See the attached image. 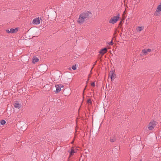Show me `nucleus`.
I'll list each match as a JSON object with an SVG mask.
<instances>
[{
  "instance_id": "f257e3e1",
  "label": "nucleus",
  "mask_w": 161,
  "mask_h": 161,
  "mask_svg": "<svg viewBox=\"0 0 161 161\" xmlns=\"http://www.w3.org/2000/svg\"><path fill=\"white\" fill-rule=\"evenodd\" d=\"M92 14L89 11H85L81 13L79 15L77 20L80 24H83L85 21L88 20L91 17Z\"/></svg>"
},
{
  "instance_id": "f03ea898",
  "label": "nucleus",
  "mask_w": 161,
  "mask_h": 161,
  "mask_svg": "<svg viewBox=\"0 0 161 161\" xmlns=\"http://www.w3.org/2000/svg\"><path fill=\"white\" fill-rule=\"evenodd\" d=\"M119 14H118L117 16H114L111 18L110 20L109 21V23L111 24H114L116 23L119 19Z\"/></svg>"
},
{
  "instance_id": "7ed1b4c3",
  "label": "nucleus",
  "mask_w": 161,
  "mask_h": 161,
  "mask_svg": "<svg viewBox=\"0 0 161 161\" xmlns=\"http://www.w3.org/2000/svg\"><path fill=\"white\" fill-rule=\"evenodd\" d=\"M156 122L155 121H151L148 124V129L149 130H153L156 125Z\"/></svg>"
},
{
  "instance_id": "20e7f679",
  "label": "nucleus",
  "mask_w": 161,
  "mask_h": 161,
  "mask_svg": "<svg viewBox=\"0 0 161 161\" xmlns=\"http://www.w3.org/2000/svg\"><path fill=\"white\" fill-rule=\"evenodd\" d=\"M161 11V2L160 3L159 5L158 6L156 11L155 12L154 15L156 16L158 15V12Z\"/></svg>"
},
{
  "instance_id": "39448f33",
  "label": "nucleus",
  "mask_w": 161,
  "mask_h": 161,
  "mask_svg": "<svg viewBox=\"0 0 161 161\" xmlns=\"http://www.w3.org/2000/svg\"><path fill=\"white\" fill-rule=\"evenodd\" d=\"M33 23L34 24L38 25L40 23V21L39 17L34 19L33 20Z\"/></svg>"
},
{
  "instance_id": "423d86ee",
  "label": "nucleus",
  "mask_w": 161,
  "mask_h": 161,
  "mask_svg": "<svg viewBox=\"0 0 161 161\" xmlns=\"http://www.w3.org/2000/svg\"><path fill=\"white\" fill-rule=\"evenodd\" d=\"M110 77L111 79V80H113L115 77V75L114 74L113 71H112L109 73Z\"/></svg>"
},
{
  "instance_id": "0eeeda50",
  "label": "nucleus",
  "mask_w": 161,
  "mask_h": 161,
  "mask_svg": "<svg viewBox=\"0 0 161 161\" xmlns=\"http://www.w3.org/2000/svg\"><path fill=\"white\" fill-rule=\"evenodd\" d=\"M107 51V49L106 48H103L99 51V53L102 55H103L104 53H106Z\"/></svg>"
},
{
  "instance_id": "6e6552de",
  "label": "nucleus",
  "mask_w": 161,
  "mask_h": 161,
  "mask_svg": "<svg viewBox=\"0 0 161 161\" xmlns=\"http://www.w3.org/2000/svg\"><path fill=\"white\" fill-rule=\"evenodd\" d=\"M55 87L56 88V90L55 92L56 93L59 92L61 90V86L58 85H56Z\"/></svg>"
},
{
  "instance_id": "1a4fd4ad",
  "label": "nucleus",
  "mask_w": 161,
  "mask_h": 161,
  "mask_svg": "<svg viewBox=\"0 0 161 161\" xmlns=\"http://www.w3.org/2000/svg\"><path fill=\"white\" fill-rule=\"evenodd\" d=\"M39 61V59L36 57H35L33 58L32 60V63L34 64L35 63L38 62Z\"/></svg>"
},
{
  "instance_id": "9d476101",
  "label": "nucleus",
  "mask_w": 161,
  "mask_h": 161,
  "mask_svg": "<svg viewBox=\"0 0 161 161\" xmlns=\"http://www.w3.org/2000/svg\"><path fill=\"white\" fill-rule=\"evenodd\" d=\"M18 28H16L15 29L11 28L10 29V33H14L15 32H17L18 31Z\"/></svg>"
},
{
  "instance_id": "9b49d317",
  "label": "nucleus",
  "mask_w": 161,
  "mask_h": 161,
  "mask_svg": "<svg viewBox=\"0 0 161 161\" xmlns=\"http://www.w3.org/2000/svg\"><path fill=\"white\" fill-rule=\"evenodd\" d=\"M14 107L16 108H19L21 107V105L18 103H15L14 104Z\"/></svg>"
},
{
  "instance_id": "f8f14e48",
  "label": "nucleus",
  "mask_w": 161,
  "mask_h": 161,
  "mask_svg": "<svg viewBox=\"0 0 161 161\" xmlns=\"http://www.w3.org/2000/svg\"><path fill=\"white\" fill-rule=\"evenodd\" d=\"M69 152L70 153V155H73L74 153H75V152L74 149H71L70 151H69Z\"/></svg>"
},
{
  "instance_id": "ddd939ff",
  "label": "nucleus",
  "mask_w": 161,
  "mask_h": 161,
  "mask_svg": "<svg viewBox=\"0 0 161 161\" xmlns=\"http://www.w3.org/2000/svg\"><path fill=\"white\" fill-rule=\"evenodd\" d=\"M142 53L143 54H145L146 55L147 53V52L146 51V49H144L142 50Z\"/></svg>"
},
{
  "instance_id": "4468645a",
  "label": "nucleus",
  "mask_w": 161,
  "mask_h": 161,
  "mask_svg": "<svg viewBox=\"0 0 161 161\" xmlns=\"http://www.w3.org/2000/svg\"><path fill=\"white\" fill-rule=\"evenodd\" d=\"M142 30V27L138 26L136 28V30L138 32L141 31Z\"/></svg>"
},
{
  "instance_id": "2eb2a0df",
  "label": "nucleus",
  "mask_w": 161,
  "mask_h": 161,
  "mask_svg": "<svg viewBox=\"0 0 161 161\" xmlns=\"http://www.w3.org/2000/svg\"><path fill=\"white\" fill-rule=\"evenodd\" d=\"M77 66H76V64H75V65H73L72 66V69L73 70H75L76 69V67H77Z\"/></svg>"
},
{
  "instance_id": "dca6fc26",
  "label": "nucleus",
  "mask_w": 161,
  "mask_h": 161,
  "mask_svg": "<svg viewBox=\"0 0 161 161\" xmlns=\"http://www.w3.org/2000/svg\"><path fill=\"white\" fill-rule=\"evenodd\" d=\"M6 122L3 120H2L0 122V123L2 125H3L5 124Z\"/></svg>"
},
{
  "instance_id": "f3484780",
  "label": "nucleus",
  "mask_w": 161,
  "mask_h": 161,
  "mask_svg": "<svg viewBox=\"0 0 161 161\" xmlns=\"http://www.w3.org/2000/svg\"><path fill=\"white\" fill-rule=\"evenodd\" d=\"M107 44L110 45H113V39L110 42H107Z\"/></svg>"
},
{
  "instance_id": "a211bd4d",
  "label": "nucleus",
  "mask_w": 161,
  "mask_h": 161,
  "mask_svg": "<svg viewBox=\"0 0 161 161\" xmlns=\"http://www.w3.org/2000/svg\"><path fill=\"white\" fill-rule=\"evenodd\" d=\"M87 102L88 103H92V102L90 99H88L87 100Z\"/></svg>"
},
{
  "instance_id": "6ab92c4d",
  "label": "nucleus",
  "mask_w": 161,
  "mask_h": 161,
  "mask_svg": "<svg viewBox=\"0 0 161 161\" xmlns=\"http://www.w3.org/2000/svg\"><path fill=\"white\" fill-rule=\"evenodd\" d=\"M91 85L92 86H95V82H94L91 83Z\"/></svg>"
},
{
  "instance_id": "aec40b11",
  "label": "nucleus",
  "mask_w": 161,
  "mask_h": 161,
  "mask_svg": "<svg viewBox=\"0 0 161 161\" xmlns=\"http://www.w3.org/2000/svg\"><path fill=\"white\" fill-rule=\"evenodd\" d=\"M146 51H147V52H150L151 51V49H146Z\"/></svg>"
},
{
  "instance_id": "412c9836",
  "label": "nucleus",
  "mask_w": 161,
  "mask_h": 161,
  "mask_svg": "<svg viewBox=\"0 0 161 161\" xmlns=\"http://www.w3.org/2000/svg\"><path fill=\"white\" fill-rule=\"evenodd\" d=\"M114 140L113 139H110V141L111 142H114Z\"/></svg>"
},
{
  "instance_id": "4be33fe9",
  "label": "nucleus",
  "mask_w": 161,
  "mask_h": 161,
  "mask_svg": "<svg viewBox=\"0 0 161 161\" xmlns=\"http://www.w3.org/2000/svg\"><path fill=\"white\" fill-rule=\"evenodd\" d=\"M6 32L8 33H10V31L8 30L6 31Z\"/></svg>"
},
{
  "instance_id": "5701e85b",
  "label": "nucleus",
  "mask_w": 161,
  "mask_h": 161,
  "mask_svg": "<svg viewBox=\"0 0 161 161\" xmlns=\"http://www.w3.org/2000/svg\"><path fill=\"white\" fill-rule=\"evenodd\" d=\"M97 63V61H96L94 63V65L96 64V63Z\"/></svg>"
},
{
  "instance_id": "b1692460",
  "label": "nucleus",
  "mask_w": 161,
  "mask_h": 161,
  "mask_svg": "<svg viewBox=\"0 0 161 161\" xmlns=\"http://www.w3.org/2000/svg\"><path fill=\"white\" fill-rule=\"evenodd\" d=\"M61 86V87L62 88V87H64V86H63V85H62V86Z\"/></svg>"
}]
</instances>
